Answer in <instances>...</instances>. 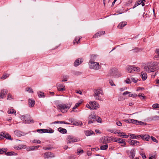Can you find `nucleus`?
I'll list each match as a JSON object with an SVG mask.
<instances>
[{
    "instance_id": "39448f33",
    "label": "nucleus",
    "mask_w": 159,
    "mask_h": 159,
    "mask_svg": "<svg viewBox=\"0 0 159 159\" xmlns=\"http://www.w3.org/2000/svg\"><path fill=\"white\" fill-rule=\"evenodd\" d=\"M96 118L95 113L94 112H91L88 117L89 121L88 122V123L89 124L93 123V122H95Z\"/></svg>"
},
{
    "instance_id": "5fc2aeb1",
    "label": "nucleus",
    "mask_w": 159,
    "mask_h": 159,
    "mask_svg": "<svg viewBox=\"0 0 159 159\" xmlns=\"http://www.w3.org/2000/svg\"><path fill=\"white\" fill-rule=\"evenodd\" d=\"M116 124L119 126H120L122 125V123L120 121L116 122Z\"/></svg>"
},
{
    "instance_id": "412c9836",
    "label": "nucleus",
    "mask_w": 159,
    "mask_h": 159,
    "mask_svg": "<svg viewBox=\"0 0 159 159\" xmlns=\"http://www.w3.org/2000/svg\"><path fill=\"white\" fill-rule=\"evenodd\" d=\"M14 134L16 136L19 137L24 135V133L18 130L15 131H14Z\"/></svg>"
},
{
    "instance_id": "e433bc0d",
    "label": "nucleus",
    "mask_w": 159,
    "mask_h": 159,
    "mask_svg": "<svg viewBox=\"0 0 159 159\" xmlns=\"http://www.w3.org/2000/svg\"><path fill=\"white\" fill-rule=\"evenodd\" d=\"M73 124L74 125H77V126H78L80 125H82V123L81 122H76V121H75L73 123Z\"/></svg>"
},
{
    "instance_id": "4468645a",
    "label": "nucleus",
    "mask_w": 159,
    "mask_h": 159,
    "mask_svg": "<svg viewBox=\"0 0 159 159\" xmlns=\"http://www.w3.org/2000/svg\"><path fill=\"white\" fill-rule=\"evenodd\" d=\"M43 157L45 159L48 158L50 157H54L53 154L51 152H46L44 154Z\"/></svg>"
},
{
    "instance_id": "680f3d73",
    "label": "nucleus",
    "mask_w": 159,
    "mask_h": 159,
    "mask_svg": "<svg viewBox=\"0 0 159 159\" xmlns=\"http://www.w3.org/2000/svg\"><path fill=\"white\" fill-rule=\"evenodd\" d=\"M110 84H111V85L112 86L115 85L113 82V81L112 80L110 81Z\"/></svg>"
},
{
    "instance_id": "bf43d9fd",
    "label": "nucleus",
    "mask_w": 159,
    "mask_h": 159,
    "mask_svg": "<svg viewBox=\"0 0 159 159\" xmlns=\"http://www.w3.org/2000/svg\"><path fill=\"white\" fill-rule=\"evenodd\" d=\"M141 155L143 159H145L146 158V157L144 154H142Z\"/></svg>"
},
{
    "instance_id": "69168bd1",
    "label": "nucleus",
    "mask_w": 159,
    "mask_h": 159,
    "mask_svg": "<svg viewBox=\"0 0 159 159\" xmlns=\"http://www.w3.org/2000/svg\"><path fill=\"white\" fill-rule=\"evenodd\" d=\"M26 148V145H23L21 146L20 148V149H25Z\"/></svg>"
},
{
    "instance_id": "37998d69",
    "label": "nucleus",
    "mask_w": 159,
    "mask_h": 159,
    "mask_svg": "<svg viewBox=\"0 0 159 159\" xmlns=\"http://www.w3.org/2000/svg\"><path fill=\"white\" fill-rule=\"evenodd\" d=\"M32 142L34 143H41V142L39 140L34 139L32 140Z\"/></svg>"
},
{
    "instance_id": "9d476101",
    "label": "nucleus",
    "mask_w": 159,
    "mask_h": 159,
    "mask_svg": "<svg viewBox=\"0 0 159 159\" xmlns=\"http://www.w3.org/2000/svg\"><path fill=\"white\" fill-rule=\"evenodd\" d=\"M21 119L25 123H29L30 118L29 116L27 115L22 116L21 117Z\"/></svg>"
},
{
    "instance_id": "dca6fc26",
    "label": "nucleus",
    "mask_w": 159,
    "mask_h": 159,
    "mask_svg": "<svg viewBox=\"0 0 159 159\" xmlns=\"http://www.w3.org/2000/svg\"><path fill=\"white\" fill-rule=\"evenodd\" d=\"M134 121V124L137 125H146L147 124L145 122H143L142 121L135 120H133Z\"/></svg>"
},
{
    "instance_id": "49530a36",
    "label": "nucleus",
    "mask_w": 159,
    "mask_h": 159,
    "mask_svg": "<svg viewBox=\"0 0 159 159\" xmlns=\"http://www.w3.org/2000/svg\"><path fill=\"white\" fill-rule=\"evenodd\" d=\"M152 119L154 120H159V116H157L152 117Z\"/></svg>"
},
{
    "instance_id": "423d86ee",
    "label": "nucleus",
    "mask_w": 159,
    "mask_h": 159,
    "mask_svg": "<svg viewBox=\"0 0 159 159\" xmlns=\"http://www.w3.org/2000/svg\"><path fill=\"white\" fill-rule=\"evenodd\" d=\"M71 106L70 104L66 105L64 104H59L57 106V108L60 110L64 109H69Z\"/></svg>"
},
{
    "instance_id": "7ed1b4c3",
    "label": "nucleus",
    "mask_w": 159,
    "mask_h": 159,
    "mask_svg": "<svg viewBox=\"0 0 159 159\" xmlns=\"http://www.w3.org/2000/svg\"><path fill=\"white\" fill-rule=\"evenodd\" d=\"M89 65L91 69H93L95 70H98L101 67L98 63L94 62L92 61H90L89 62Z\"/></svg>"
},
{
    "instance_id": "864d4df0",
    "label": "nucleus",
    "mask_w": 159,
    "mask_h": 159,
    "mask_svg": "<svg viewBox=\"0 0 159 159\" xmlns=\"http://www.w3.org/2000/svg\"><path fill=\"white\" fill-rule=\"evenodd\" d=\"M11 98L13 99L11 95L9 93L8 94L7 99V100H9Z\"/></svg>"
},
{
    "instance_id": "a211bd4d",
    "label": "nucleus",
    "mask_w": 159,
    "mask_h": 159,
    "mask_svg": "<svg viewBox=\"0 0 159 159\" xmlns=\"http://www.w3.org/2000/svg\"><path fill=\"white\" fill-rule=\"evenodd\" d=\"M81 38V37H76L73 40V43L74 44H75L76 43L78 44L80 43V40Z\"/></svg>"
},
{
    "instance_id": "8fccbe9b",
    "label": "nucleus",
    "mask_w": 159,
    "mask_h": 159,
    "mask_svg": "<svg viewBox=\"0 0 159 159\" xmlns=\"http://www.w3.org/2000/svg\"><path fill=\"white\" fill-rule=\"evenodd\" d=\"M151 139H152V140L153 141H154L155 142H156V143L158 142V141L157 140V139L155 137H153L152 136H151Z\"/></svg>"
},
{
    "instance_id": "2eb2a0df",
    "label": "nucleus",
    "mask_w": 159,
    "mask_h": 159,
    "mask_svg": "<svg viewBox=\"0 0 159 159\" xmlns=\"http://www.w3.org/2000/svg\"><path fill=\"white\" fill-rule=\"evenodd\" d=\"M83 61V59H78L75 60L74 63V66H76L81 64Z\"/></svg>"
},
{
    "instance_id": "58836bf2",
    "label": "nucleus",
    "mask_w": 159,
    "mask_h": 159,
    "mask_svg": "<svg viewBox=\"0 0 159 159\" xmlns=\"http://www.w3.org/2000/svg\"><path fill=\"white\" fill-rule=\"evenodd\" d=\"M156 52L157 53V54L158 55V56H155L154 57V58L155 59H156V60H158V59H157V58H158L159 57V49H157Z\"/></svg>"
},
{
    "instance_id": "2f4dec72",
    "label": "nucleus",
    "mask_w": 159,
    "mask_h": 159,
    "mask_svg": "<svg viewBox=\"0 0 159 159\" xmlns=\"http://www.w3.org/2000/svg\"><path fill=\"white\" fill-rule=\"evenodd\" d=\"M108 145L107 144L101 146L100 149L101 150H106L108 148Z\"/></svg>"
},
{
    "instance_id": "603ef678",
    "label": "nucleus",
    "mask_w": 159,
    "mask_h": 159,
    "mask_svg": "<svg viewBox=\"0 0 159 159\" xmlns=\"http://www.w3.org/2000/svg\"><path fill=\"white\" fill-rule=\"evenodd\" d=\"M129 96L130 97H132L133 98H135L137 97V95L136 94H129Z\"/></svg>"
},
{
    "instance_id": "9b49d317",
    "label": "nucleus",
    "mask_w": 159,
    "mask_h": 159,
    "mask_svg": "<svg viewBox=\"0 0 159 159\" xmlns=\"http://www.w3.org/2000/svg\"><path fill=\"white\" fill-rule=\"evenodd\" d=\"M128 141L129 143L132 146H136L139 145V141L135 140L129 139Z\"/></svg>"
},
{
    "instance_id": "aec40b11",
    "label": "nucleus",
    "mask_w": 159,
    "mask_h": 159,
    "mask_svg": "<svg viewBox=\"0 0 159 159\" xmlns=\"http://www.w3.org/2000/svg\"><path fill=\"white\" fill-rule=\"evenodd\" d=\"M10 75V74L4 72L3 73L2 76L0 77V79L3 80H5Z\"/></svg>"
},
{
    "instance_id": "c85d7f7f",
    "label": "nucleus",
    "mask_w": 159,
    "mask_h": 159,
    "mask_svg": "<svg viewBox=\"0 0 159 159\" xmlns=\"http://www.w3.org/2000/svg\"><path fill=\"white\" fill-rule=\"evenodd\" d=\"M7 112L9 114H13L14 113L15 114V113H16V111L15 110H14V109H12L11 108H10L9 109V110H8Z\"/></svg>"
},
{
    "instance_id": "e2e57ef3",
    "label": "nucleus",
    "mask_w": 159,
    "mask_h": 159,
    "mask_svg": "<svg viewBox=\"0 0 159 159\" xmlns=\"http://www.w3.org/2000/svg\"><path fill=\"white\" fill-rule=\"evenodd\" d=\"M130 93V92H128V91H126V92H125L123 93V94L124 95H127V94H128L129 93Z\"/></svg>"
},
{
    "instance_id": "f3484780",
    "label": "nucleus",
    "mask_w": 159,
    "mask_h": 159,
    "mask_svg": "<svg viewBox=\"0 0 159 159\" xmlns=\"http://www.w3.org/2000/svg\"><path fill=\"white\" fill-rule=\"evenodd\" d=\"M57 88L58 91H63L65 90V86L61 84H58Z\"/></svg>"
},
{
    "instance_id": "6e6d98bb",
    "label": "nucleus",
    "mask_w": 159,
    "mask_h": 159,
    "mask_svg": "<svg viewBox=\"0 0 159 159\" xmlns=\"http://www.w3.org/2000/svg\"><path fill=\"white\" fill-rule=\"evenodd\" d=\"M125 81L127 84H130L131 83L130 80L129 78L127 79Z\"/></svg>"
},
{
    "instance_id": "ddd939ff",
    "label": "nucleus",
    "mask_w": 159,
    "mask_h": 159,
    "mask_svg": "<svg viewBox=\"0 0 159 159\" xmlns=\"http://www.w3.org/2000/svg\"><path fill=\"white\" fill-rule=\"evenodd\" d=\"M105 33V32L103 31L98 32L93 36V38H98L102 34H104Z\"/></svg>"
},
{
    "instance_id": "13d9d810",
    "label": "nucleus",
    "mask_w": 159,
    "mask_h": 159,
    "mask_svg": "<svg viewBox=\"0 0 159 159\" xmlns=\"http://www.w3.org/2000/svg\"><path fill=\"white\" fill-rule=\"evenodd\" d=\"M131 80L134 83H136L137 82V80H135V79L134 78L132 77L131 78Z\"/></svg>"
},
{
    "instance_id": "473e14b6",
    "label": "nucleus",
    "mask_w": 159,
    "mask_h": 159,
    "mask_svg": "<svg viewBox=\"0 0 159 159\" xmlns=\"http://www.w3.org/2000/svg\"><path fill=\"white\" fill-rule=\"evenodd\" d=\"M133 120H134L131 119L129 120H125L124 121L126 123H133V124L134 123V121Z\"/></svg>"
},
{
    "instance_id": "c9c22d12",
    "label": "nucleus",
    "mask_w": 159,
    "mask_h": 159,
    "mask_svg": "<svg viewBox=\"0 0 159 159\" xmlns=\"http://www.w3.org/2000/svg\"><path fill=\"white\" fill-rule=\"evenodd\" d=\"M39 147H41L40 146H34L30 147V150H34L38 148Z\"/></svg>"
},
{
    "instance_id": "4d7b16f0",
    "label": "nucleus",
    "mask_w": 159,
    "mask_h": 159,
    "mask_svg": "<svg viewBox=\"0 0 159 159\" xmlns=\"http://www.w3.org/2000/svg\"><path fill=\"white\" fill-rule=\"evenodd\" d=\"M13 152H8L6 153V155H13Z\"/></svg>"
},
{
    "instance_id": "f704fd0d",
    "label": "nucleus",
    "mask_w": 159,
    "mask_h": 159,
    "mask_svg": "<svg viewBox=\"0 0 159 159\" xmlns=\"http://www.w3.org/2000/svg\"><path fill=\"white\" fill-rule=\"evenodd\" d=\"M138 96L142 100H144L145 98L143 93H139L138 95Z\"/></svg>"
},
{
    "instance_id": "4c0bfd02",
    "label": "nucleus",
    "mask_w": 159,
    "mask_h": 159,
    "mask_svg": "<svg viewBox=\"0 0 159 159\" xmlns=\"http://www.w3.org/2000/svg\"><path fill=\"white\" fill-rule=\"evenodd\" d=\"M138 4L140 5V4H141V5L142 6H144L145 5V4L144 3V2H143V1H142L141 0H138V2H137Z\"/></svg>"
},
{
    "instance_id": "20e7f679",
    "label": "nucleus",
    "mask_w": 159,
    "mask_h": 159,
    "mask_svg": "<svg viewBox=\"0 0 159 159\" xmlns=\"http://www.w3.org/2000/svg\"><path fill=\"white\" fill-rule=\"evenodd\" d=\"M78 139L72 135H68L66 138V141L68 144L73 143L75 142H77Z\"/></svg>"
},
{
    "instance_id": "6ab92c4d",
    "label": "nucleus",
    "mask_w": 159,
    "mask_h": 159,
    "mask_svg": "<svg viewBox=\"0 0 159 159\" xmlns=\"http://www.w3.org/2000/svg\"><path fill=\"white\" fill-rule=\"evenodd\" d=\"M127 24V22L124 21L120 22L118 25L117 28L120 29H122V28Z\"/></svg>"
},
{
    "instance_id": "a18cd8bd",
    "label": "nucleus",
    "mask_w": 159,
    "mask_h": 159,
    "mask_svg": "<svg viewBox=\"0 0 159 159\" xmlns=\"http://www.w3.org/2000/svg\"><path fill=\"white\" fill-rule=\"evenodd\" d=\"M152 107L154 108H159V105L158 104L156 103L152 105Z\"/></svg>"
},
{
    "instance_id": "7c9ffc66",
    "label": "nucleus",
    "mask_w": 159,
    "mask_h": 159,
    "mask_svg": "<svg viewBox=\"0 0 159 159\" xmlns=\"http://www.w3.org/2000/svg\"><path fill=\"white\" fill-rule=\"evenodd\" d=\"M38 94L39 98H44L45 97L44 93L43 92L39 91L38 92Z\"/></svg>"
},
{
    "instance_id": "052dcab7",
    "label": "nucleus",
    "mask_w": 159,
    "mask_h": 159,
    "mask_svg": "<svg viewBox=\"0 0 159 159\" xmlns=\"http://www.w3.org/2000/svg\"><path fill=\"white\" fill-rule=\"evenodd\" d=\"M5 97H4L2 93H1V92H0V99H2Z\"/></svg>"
},
{
    "instance_id": "c756f323",
    "label": "nucleus",
    "mask_w": 159,
    "mask_h": 159,
    "mask_svg": "<svg viewBox=\"0 0 159 159\" xmlns=\"http://www.w3.org/2000/svg\"><path fill=\"white\" fill-rule=\"evenodd\" d=\"M1 93H2L4 97H5L6 94L7 93L8 91L7 89H3L1 91Z\"/></svg>"
},
{
    "instance_id": "a878e982",
    "label": "nucleus",
    "mask_w": 159,
    "mask_h": 159,
    "mask_svg": "<svg viewBox=\"0 0 159 159\" xmlns=\"http://www.w3.org/2000/svg\"><path fill=\"white\" fill-rule=\"evenodd\" d=\"M135 154V151L134 149H132L130 152V156H131L132 159H133Z\"/></svg>"
},
{
    "instance_id": "72a5a7b5",
    "label": "nucleus",
    "mask_w": 159,
    "mask_h": 159,
    "mask_svg": "<svg viewBox=\"0 0 159 159\" xmlns=\"http://www.w3.org/2000/svg\"><path fill=\"white\" fill-rule=\"evenodd\" d=\"M81 104V103H76L74 107L73 108V110L72 111H71V112H72V111H74V109H75L76 108H77L80 104Z\"/></svg>"
},
{
    "instance_id": "c03bdc74",
    "label": "nucleus",
    "mask_w": 159,
    "mask_h": 159,
    "mask_svg": "<svg viewBox=\"0 0 159 159\" xmlns=\"http://www.w3.org/2000/svg\"><path fill=\"white\" fill-rule=\"evenodd\" d=\"M83 150L82 149H78L77 150V153L78 155H79L80 153H83Z\"/></svg>"
},
{
    "instance_id": "393cba45",
    "label": "nucleus",
    "mask_w": 159,
    "mask_h": 159,
    "mask_svg": "<svg viewBox=\"0 0 159 159\" xmlns=\"http://www.w3.org/2000/svg\"><path fill=\"white\" fill-rule=\"evenodd\" d=\"M94 133L91 130H88L85 132V134L87 136H90L92 135H94Z\"/></svg>"
},
{
    "instance_id": "5701e85b",
    "label": "nucleus",
    "mask_w": 159,
    "mask_h": 159,
    "mask_svg": "<svg viewBox=\"0 0 159 159\" xmlns=\"http://www.w3.org/2000/svg\"><path fill=\"white\" fill-rule=\"evenodd\" d=\"M141 77L143 80H145L147 78V75L146 73L144 72H142L141 73Z\"/></svg>"
},
{
    "instance_id": "de8ad7c7",
    "label": "nucleus",
    "mask_w": 159,
    "mask_h": 159,
    "mask_svg": "<svg viewBox=\"0 0 159 159\" xmlns=\"http://www.w3.org/2000/svg\"><path fill=\"white\" fill-rule=\"evenodd\" d=\"M35 103L34 100H30V107H32L34 106Z\"/></svg>"
},
{
    "instance_id": "79ce46f5",
    "label": "nucleus",
    "mask_w": 159,
    "mask_h": 159,
    "mask_svg": "<svg viewBox=\"0 0 159 159\" xmlns=\"http://www.w3.org/2000/svg\"><path fill=\"white\" fill-rule=\"evenodd\" d=\"M125 141V139H118V142L120 143H124V142Z\"/></svg>"
},
{
    "instance_id": "0eeeda50",
    "label": "nucleus",
    "mask_w": 159,
    "mask_h": 159,
    "mask_svg": "<svg viewBox=\"0 0 159 159\" xmlns=\"http://www.w3.org/2000/svg\"><path fill=\"white\" fill-rule=\"evenodd\" d=\"M37 132L40 133H53L54 130L50 128L49 129H39L37 130Z\"/></svg>"
},
{
    "instance_id": "ea45409f",
    "label": "nucleus",
    "mask_w": 159,
    "mask_h": 159,
    "mask_svg": "<svg viewBox=\"0 0 159 159\" xmlns=\"http://www.w3.org/2000/svg\"><path fill=\"white\" fill-rule=\"evenodd\" d=\"M7 151V149H5V148L0 149V154L3 153H6Z\"/></svg>"
},
{
    "instance_id": "09e8293b",
    "label": "nucleus",
    "mask_w": 159,
    "mask_h": 159,
    "mask_svg": "<svg viewBox=\"0 0 159 159\" xmlns=\"http://www.w3.org/2000/svg\"><path fill=\"white\" fill-rule=\"evenodd\" d=\"M59 123H60V124H67V125L70 124V123H67V122H65V121H59Z\"/></svg>"
},
{
    "instance_id": "6e6552de",
    "label": "nucleus",
    "mask_w": 159,
    "mask_h": 159,
    "mask_svg": "<svg viewBox=\"0 0 159 159\" xmlns=\"http://www.w3.org/2000/svg\"><path fill=\"white\" fill-rule=\"evenodd\" d=\"M90 104L92 105V109L93 110L97 109L100 107V105L98 103L94 101L93 102H89Z\"/></svg>"
},
{
    "instance_id": "774afa93",
    "label": "nucleus",
    "mask_w": 159,
    "mask_h": 159,
    "mask_svg": "<svg viewBox=\"0 0 159 159\" xmlns=\"http://www.w3.org/2000/svg\"><path fill=\"white\" fill-rule=\"evenodd\" d=\"M69 121L71 123H72V122H74L73 121V119L72 118H70L69 119Z\"/></svg>"
},
{
    "instance_id": "4be33fe9",
    "label": "nucleus",
    "mask_w": 159,
    "mask_h": 159,
    "mask_svg": "<svg viewBox=\"0 0 159 159\" xmlns=\"http://www.w3.org/2000/svg\"><path fill=\"white\" fill-rule=\"evenodd\" d=\"M140 137L142 139L148 141L150 139V137L149 135L145 134L144 135H140Z\"/></svg>"
},
{
    "instance_id": "f03ea898",
    "label": "nucleus",
    "mask_w": 159,
    "mask_h": 159,
    "mask_svg": "<svg viewBox=\"0 0 159 159\" xmlns=\"http://www.w3.org/2000/svg\"><path fill=\"white\" fill-rule=\"evenodd\" d=\"M110 76H113L116 77L120 76L121 75L120 72L116 68L112 69L110 71Z\"/></svg>"
},
{
    "instance_id": "f8f14e48",
    "label": "nucleus",
    "mask_w": 159,
    "mask_h": 159,
    "mask_svg": "<svg viewBox=\"0 0 159 159\" xmlns=\"http://www.w3.org/2000/svg\"><path fill=\"white\" fill-rule=\"evenodd\" d=\"M2 138H5L7 139L12 140V139L11 137V136L9 134L7 133H5L4 132H2Z\"/></svg>"
},
{
    "instance_id": "1a4fd4ad",
    "label": "nucleus",
    "mask_w": 159,
    "mask_h": 159,
    "mask_svg": "<svg viewBox=\"0 0 159 159\" xmlns=\"http://www.w3.org/2000/svg\"><path fill=\"white\" fill-rule=\"evenodd\" d=\"M144 69L145 70L149 72L153 71L154 70L152 64L151 63H149L147 66H146Z\"/></svg>"
},
{
    "instance_id": "bb28decb",
    "label": "nucleus",
    "mask_w": 159,
    "mask_h": 159,
    "mask_svg": "<svg viewBox=\"0 0 159 159\" xmlns=\"http://www.w3.org/2000/svg\"><path fill=\"white\" fill-rule=\"evenodd\" d=\"M129 135L131 136L130 138L131 139H137L139 138H140V135H136L135 134H130Z\"/></svg>"
},
{
    "instance_id": "a19ab883",
    "label": "nucleus",
    "mask_w": 159,
    "mask_h": 159,
    "mask_svg": "<svg viewBox=\"0 0 159 159\" xmlns=\"http://www.w3.org/2000/svg\"><path fill=\"white\" fill-rule=\"evenodd\" d=\"M140 71V69L138 67H134L133 71L139 72Z\"/></svg>"
},
{
    "instance_id": "f257e3e1",
    "label": "nucleus",
    "mask_w": 159,
    "mask_h": 159,
    "mask_svg": "<svg viewBox=\"0 0 159 159\" xmlns=\"http://www.w3.org/2000/svg\"><path fill=\"white\" fill-rule=\"evenodd\" d=\"M94 97L95 99L99 100H101V95L103 94V92L102 89L101 88L98 89H95L94 91Z\"/></svg>"
},
{
    "instance_id": "3c124183",
    "label": "nucleus",
    "mask_w": 159,
    "mask_h": 159,
    "mask_svg": "<svg viewBox=\"0 0 159 159\" xmlns=\"http://www.w3.org/2000/svg\"><path fill=\"white\" fill-rule=\"evenodd\" d=\"M100 142L102 143H105V138H102L99 141Z\"/></svg>"
},
{
    "instance_id": "338daca9",
    "label": "nucleus",
    "mask_w": 159,
    "mask_h": 159,
    "mask_svg": "<svg viewBox=\"0 0 159 159\" xmlns=\"http://www.w3.org/2000/svg\"><path fill=\"white\" fill-rule=\"evenodd\" d=\"M101 119L100 117H98L97 120V121L99 122H101Z\"/></svg>"
},
{
    "instance_id": "b1692460",
    "label": "nucleus",
    "mask_w": 159,
    "mask_h": 159,
    "mask_svg": "<svg viewBox=\"0 0 159 159\" xmlns=\"http://www.w3.org/2000/svg\"><path fill=\"white\" fill-rule=\"evenodd\" d=\"M134 67L132 66H128L126 68V71L129 73H131L133 72Z\"/></svg>"
},
{
    "instance_id": "0e129e2a",
    "label": "nucleus",
    "mask_w": 159,
    "mask_h": 159,
    "mask_svg": "<svg viewBox=\"0 0 159 159\" xmlns=\"http://www.w3.org/2000/svg\"><path fill=\"white\" fill-rule=\"evenodd\" d=\"M86 106L89 109H92V107H91L89 104H87Z\"/></svg>"
},
{
    "instance_id": "cd10ccee",
    "label": "nucleus",
    "mask_w": 159,
    "mask_h": 159,
    "mask_svg": "<svg viewBox=\"0 0 159 159\" xmlns=\"http://www.w3.org/2000/svg\"><path fill=\"white\" fill-rule=\"evenodd\" d=\"M58 131L61 133L65 134L67 132L66 130L61 127H59L58 129Z\"/></svg>"
}]
</instances>
